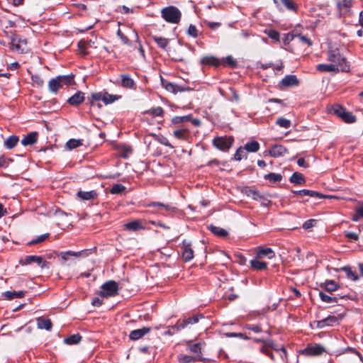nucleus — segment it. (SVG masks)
I'll return each mask as SVG.
<instances>
[{
  "label": "nucleus",
  "instance_id": "1",
  "mask_svg": "<svg viewBox=\"0 0 363 363\" xmlns=\"http://www.w3.org/2000/svg\"><path fill=\"white\" fill-rule=\"evenodd\" d=\"M261 352L270 357L272 360L276 361L280 359L283 362L286 357V351L284 347H276L271 341H265L264 345L260 348Z\"/></svg>",
  "mask_w": 363,
  "mask_h": 363
},
{
  "label": "nucleus",
  "instance_id": "2",
  "mask_svg": "<svg viewBox=\"0 0 363 363\" xmlns=\"http://www.w3.org/2000/svg\"><path fill=\"white\" fill-rule=\"evenodd\" d=\"M327 60L333 65H336L342 72H348L350 69V65L346 58L341 55L337 48H329L327 52Z\"/></svg>",
  "mask_w": 363,
  "mask_h": 363
},
{
  "label": "nucleus",
  "instance_id": "3",
  "mask_svg": "<svg viewBox=\"0 0 363 363\" xmlns=\"http://www.w3.org/2000/svg\"><path fill=\"white\" fill-rule=\"evenodd\" d=\"M162 18L169 23L177 24L182 17L181 11L174 6H169L161 10Z\"/></svg>",
  "mask_w": 363,
  "mask_h": 363
},
{
  "label": "nucleus",
  "instance_id": "4",
  "mask_svg": "<svg viewBox=\"0 0 363 363\" xmlns=\"http://www.w3.org/2000/svg\"><path fill=\"white\" fill-rule=\"evenodd\" d=\"M72 81L73 77L70 75H60L49 81L48 89L50 92L56 94L63 85H69Z\"/></svg>",
  "mask_w": 363,
  "mask_h": 363
},
{
  "label": "nucleus",
  "instance_id": "5",
  "mask_svg": "<svg viewBox=\"0 0 363 363\" xmlns=\"http://www.w3.org/2000/svg\"><path fill=\"white\" fill-rule=\"evenodd\" d=\"M118 294V284L114 281H108L104 283L100 291V295L108 298L114 296Z\"/></svg>",
  "mask_w": 363,
  "mask_h": 363
},
{
  "label": "nucleus",
  "instance_id": "6",
  "mask_svg": "<svg viewBox=\"0 0 363 363\" xmlns=\"http://www.w3.org/2000/svg\"><path fill=\"white\" fill-rule=\"evenodd\" d=\"M325 351L323 346L314 344L308 345L306 348L300 351V353L304 356H318L322 354Z\"/></svg>",
  "mask_w": 363,
  "mask_h": 363
},
{
  "label": "nucleus",
  "instance_id": "7",
  "mask_svg": "<svg viewBox=\"0 0 363 363\" xmlns=\"http://www.w3.org/2000/svg\"><path fill=\"white\" fill-rule=\"evenodd\" d=\"M33 262H35L39 265L42 269L47 266L48 262L44 261L43 257L40 256L36 255H28L21 258L19 261L20 264L21 265H28Z\"/></svg>",
  "mask_w": 363,
  "mask_h": 363
},
{
  "label": "nucleus",
  "instance_id": "8",
  "mask_svg": "<svg viewBox=\"0 0 363 363\" xmlns=\"http://www.w3.org/2000/svg\"><path fill=\"white\" fill-rule=\"evenodd\" d=\"M13 50H16L19 52H24L27 50V40L26 38L15 36L11 39V47Z\"/></svg>",
  "mask_w": 363,
  "mask_h": 363
},
{
  "label": "nucleus",
  "instance_id": "9",
  "mask_svg": "<svg viewBox=\"0 0 363 363\" xmlns=\"http://www.w3.org/2000/svg\"><path fill=\"white\" fill-rule=\"evenodd\" d=\"M204 345V342L194 343L193 341H189L186 343L187 349L194 354L195 357H198L199 360L201 359V351Z\"/></svg>",
  "mask_w": 363,
  "mask_h": 363
},
{
  "label": "nucleus",
  "instance_id": "10",
  "mask_svg": "<svg viewBox=\"0 0 363 363\" xmlns=\"http://www.w3.org/2000/svg\"><path fill=\"white\" fill-rule=\"evenodd\" d=\"M233 143V139L231 138H217L213 140V145L219 150H228Z\"/></svg>",
  "mask_w": 363,
  "mask_h": 363
},
{
  "label": "nucleus",
  "instance_id": "11",
  "mask_svg": "<svg viewBox=\"0 0 363 363\" xmlns=\"http://www.w3.org/2000/svg\"><path fill=\"white\" fill-rule=\"evenodd\" d=\"M183 251L182 252V259L185 262L191 260L194 257V250L191 247V243L186 240H184L182 242Z\"/></svg>",
  "mask_w": 363,
  "mask_h": 363
},
{
  "label": "nucleus",
  "instance_id": "12",
  "mask_svg": "<svg viewBox=\"0 0 363 363\" xmlns=\"http://www.w3.org/2000/svg\"><path fill=\"white\" fill-rule=\"evenodd\" d=\"M151 331L149 327H143L140 329L132 330L129 335V338L131 340H138L148 334Z\"/></svg>",
  "mask_w": 363,
  "mask_h": 363
},
{
  "label": "nucleus",
  "instance_id": "13",
  "mask_svg": "<svg viewBox=\"0 0 363 363\" xmlns=\"http://www.w3.org/2000/svg\"><path fill=\"white\" fill-rule=\"evenodd\" d=\"M287 152V149L281 145H274L269 150V154L273 157L284 156Z\"/></svg>",
  "mask_w": 363,
  "mask_h": 363
},
{
  "label": "nucleus",
  "instance_id": "14",
  "mask_svg": "<svg viewBox=\"0 0 363 363\" xmlns=\"http://www.w3.org/2000/svg\"><path fill=\"white\" fill-rule=\"evenodd\" d=\"M58 255L61 257V264L62 265H65L67 262L72 261V257H78L81 255V252H73V251H67V252H61L58 254Z\"/></svg>",
  "mask_w": 363,
  "mask_h": 363
},
{
  "label": "nucleus",
  "instance_id": "15",
  "mask_svg": "<svg viewBox=\"0 0 363 363\" xmlns=\"http://www.w3.org/2000/svg\"><path fill=\"white\" fill-rule=\"evenodd\" d=\"M199 319V315H194L191 318L184 319L182 323H177L176 325L172 326V329L177 328V330H180L186 328L189 324H194L198 323Z\"/></svg>",
  "mask_w": 363,
  "mask_h": 363
},
{
  "label": "nucleus",
  "instance_id": "16",
  "mask_svg": "<svg viewBox=\"0 0 363 363\" xmlns=\"http://www.w3.org/2000/svg\"><path fill=\"white\" fill-rule=\"evenodd\" d=\"M317 70H318L320 72H334L337 73L341 69L337 67L336 65H333L332 62L331 64H319L316 67Z\"/></svg>",
  "mask_w": 363,
  "mask_h": 363
},
{
  "label": "nucleus",
  "instance_id": "17",
  "mask_svg": "<svg viewBox=\"0 0 363 363\" xmlns=\"http://www.w3.org/2000/svg\"><path fill=\"white\" fill-rule=\"evenodd\" d=\"M339 318L336 316L329 315L327 318L318 320L317 322V327L319 328H323L325 326H332L335 323L338 322Z\"/></svg>",
  "mask_w": 363,
  "mask_h": 363
},
{
  "label": "nucleus",
  "instance_id": "18",
  "mask_svg": "<svg viewBox=\"0 0 363 363\" xmlns=\"http://www.w3.org/2000/svg\"><path fill=\"white\" fill-rule=\"evenodd\" d=\"M84 101V94L82 91H77L67 99V102L72 106H78Z\"/></svg>",
  "mask_w": 363,
  "mask_h": 363
},
{
  "label": "nucleus",
  "instance_id": "19",
  "mask_svg": "<svg viewBox=\"0 0 363 363\" xmlns=\"http://www.w3.org/2000/svg\"><path fill=\"white\" fill-rule=\"evenodd\" d=\"M121 85L125 89H135V84L134 80L129 74H121Z\"/></svg>",
  "mask_w": 363,
  "mask_h": 363
},
{
  "label": "nucleus",
  "instance_id": "20",
  "mask_svg": "<svg viewBox=\"0 0 363 363\" xmlns=\"http://www.w3.org/2000/svg\"><path fill=\"white\" fill-rule=\"evenodd\" d=\"M275 253L269 247H258L257 250V257L262 258L264 257H267L269 259H272L274 257Z\"/></svg>",
  "mask_w": 363,
  "mask_h": 363
},
{
  "label": "nucleus",
  "instance_id": "21",
  "mask_svg": "<svg viewBox=\"0 0 363 363\" xmlns=\"http://www.w3.org/2000/svg\"><path fill=\"white\" fill-rule=\"evenodd\" d=\"M38 133L36 132H31L23 137L21 140V144L23 146L32 145L37 142Z\"/></svg>",
  "mask_w": 363,
  "mask_h": 363
},
{
  "label": "nucleus",
  "instance_id": "22",
  "mask_svg": "<svg viewBox=\"0 0 363 363\" xmlns=\"http://www.w3.org/2000/svg\"><path fill=\"white\" fill-rule=\"evenodd\" d=\"M97 192L94 190L89 191H79L77 192V196L83 201L95 199L97 197Z\"/></svg>",
  "mask_w": 363,
  "mask_h": 363
},
{
  "label": "nucleus",
  "instance_id": "23",
  "mask_svg": "<svg viewBox=\"0 0 363 363\" xmlns=\"http://www.w3.org/2000/svg\"><path fill=\"white\" fill-rule=\"evenodd\" d=\"M352 0H342L337 3V8L340 14H346L350 11Z\"/></svg>",
  "mask_w": 363,
  "mask_h": 363
},
{
  "label": "nucleus",
  "instance_id": "24",
  "mask_svg": "<svg viewBox=\"0 0 363 363\" xmlns=\"http://www.w3.org/2000/svg\"><path fill=\"white\" fill-rule=\"evenodd\" d=\"M298 81L295 75H286L281 81V84L284 86H291L298 85Z\"/></svg>",
  "mask_w": 363,
  "mask_h": 363
},
{
  "label": "nucleus",
  "instance_id": "25",
  "mask_svg": "<svg viewBox=\"0 0 363 363\" xmlns=\"http://www.w3.org/2000/svg\"><path fill=\"white\" fill-rule=\"evenodd\" d=\"M291 192L296 195H301V196H308L311 197H317V198H322L323 195L320 194L319 192L308 190V189H303L299 191H291Z\"/></svg>",
  "mask_w": 363,
  "mask_h": 363
},
{
  "label": "nucleus",
  "instance_id": "26",
  "mask_svg": "<svg viewBox=\"0 0 363 363\" xmlns=\"http://www.w3.org/2000/svg\"><path fill=\"white\" fill-rule=\"evenodd\" d=\"M18 141H19V138L16 135H13L9 136L4 140V145L8 150H11L17 145Z\"/></svg>",
  "mask_w": 363,
  "mask_h": 363
},
{
  "label": "nucleus",
  "instance_id": "27",
  "mask_svg": "<svg viewBox=\"0 0 363 363\" xmlns=\"http://www.w3.org/2000/svg\"><path fill=\"white\" fill-rule=\"evenodd\" d=\"M126 229L132 231H136L141 229H145V226L143 225L142 221L139 220H133L125 225Z\"/></svg>",
  "mask_w": 363,
  "mask_h": 363
},
{
  "label": "nucleus",
  "instance_id": "28",
  "mask_svg": "<svg viewBox=\"0 0 363 363\" xmlns=\"http://www.w3.org/2000/svg\"><path fill=\"white\" fill-rule=\"evenodd\" d=\"M37 325L40 329H45L50 330L52 326L51 320L43 318H39L37 319Z\"/></svg>",
  "mask_w": 363,
  "mask_h": 363
},
{
  "label": "nucleus",
  "instance_id": "29",
  "mask_svg": "<svg viewBox=\"0 0 363 363\" xmlns=\"http://www.w3.org/2000/svg\"><path fill=\"white\" fill-rule=\"evenodd\" d=\"M201 62L203 65H212L218 67L220 65V60L213 56H206L201 60Z\"/></svg>",
  "mask_w": 363,
  "mask_h": 363
},
{
  "label": "nucleus",
  "instance_id": "30",
  "mask_svg": "<svg viewBox=\"0 0 363 363\" xmlns=\"http://www.w3.org/2000/svg\"><path fill=\"white\" fill-rule=\"evenodd\" d=\"M259 258L253 259L250 261L252 268L255 270H264L267 267V264L264 262L259 261Z\"/></svg>",
  "mask_w": 363,
  "mask_h": 363
},
{
  "label": "nucleus",
  "instance_id": "31",
  "mask_svg": "<svg viewBox=\"0 0 363 363\" xmlns=\"http://www.w3.org/2000/svg\"><path fill=\"white\" fill-rule=\"evenodd\" d=\"M149 135L153 138V139L157 141L159 143L164 146L169 147L171 148L173 147V146L169 143V140L166 137L162 135H157L155 133H150Z\"/></svg>",
  "mask_w": 363,
  "mask_h": 363
},
{
  "label": "nucleus",
  "instance_id": "32",
  "mask_svg": "<svg viewBox=\"0 0 363 363\" xmlns=\"http://www.w3.org/2000/svg\"><path fill=\"white\" fill-rule=\"evenodd\" d=\"M244 149L248 152H256L259 149V144L256 140H252L245 145Z\"/></svg>",
  "mask_w": 363,
  "mask_h": 363
},
{
  "label": "nucleus",
  "instance_id": "33",
  "mask_svg": "<svg viewBox=\"0 0 363 363\" xmlns=\"http://www.w3.org/2000/svg\"><path fill=\"white\" fill-rule=\"evenodd\" d=\"M26 292L23 291H6L4 294V296L9 300L13 299V298H22L25 296Z\"/></svg>",
  "mask_w": 363,
  "mask_h": 363
},
{
  "label": "nucleus",
  "instance_id": "34",
  "mask_svg": "<svg viewBox=\"0 0 363 363\" xmlns=\"http://www.w3.org/2000/svg\"><path fill=\"white\" fill-rule=\"evenodd\" d=\"M162 84L167 91H172L173 93L183 91L185 90L184 88H182L181 86L171 82H162Z\"/></svg>",
  "mask_w": 363,
  "mask_h": 363
},
{
  "label": "nucleus",
  "instance_id": "35",
  "mask_svg": "<svg viewBox=\"0 0 363 363\" xmlns=\"http://www.w3.org/2000/svg\"><path fill=\"white\" fill-rule=\"evenodd\" d=\"M290 182L296 184H304L306 180L303 175L299 172H294L290 177Z\"/></svg>",
  "mask_w": 363,
  "mask_h": 363
},
{
  "label": "nucleus",
  "instance_id": "36",
  "mask_svg": "<svg viewBox=\"0 0 363 363\" xmlns=\"http://www.w3.org/2000/svg\"><path fill=\"white\" fill-rule=\"evenodd\" d=\"M143 114H147L152 116V117H159L162 116L164 114V110L162 107H156L151 108L150 110H147L143 113Z\"/></svg>",
  "mask_w": 363,
  "mask_h": 363
},
{
  "label": "nucleus",
  "instance_id": "37",
  "mask_svg": "<svg viewBox=\"0 0 363 363\" xmlns=\"http://www.w3.org/2000/svg\"><path fill=\"white\" fill-rule=\"evenodd\" d=\"M118 150L121 156L124 158H127L132 153V148L129 145H120Z\"/></svg>",
  "mask_w": 363,
  "mask_h": 363
},
{
  "label": "nucleus",
  "instance_id": "38",
  "mask_svg": "<svg viewBox=\"0 0 363 363\" xmlns=\"http://www.w3.org/2000/svg\"><path fill=\"white\" fill-rule=\"evenodd\" d=\"M82 336L79 334H74L64 340V342L67 345H76L80 342Z\"/></svg>",
  "mask_w": 363,
  "mask_h": 363
},
{
  "label": "nucleus",
  "instance_id": "39",
  "mask_svg": "<svg viewBox=\"0 0 363 363\" xmlns=\"http://www.w3.org/2000/svg\"><path fill=\"white\" fill-rule=\"evenodd\" d=\"M154 41L157 44V45L162 48L165 50L169 45V40L162 37H159L154 35L152 37Z\"/></svg>",
  "mask_w": 363,
  "mask_h": 363
},
{
  "label": "nucleus",
  "instance_id": "40",
  "mask_svg": "<svg viewBox=\"0 0 363 363\" xmlns=\"http://www.w3.org/2000/svg\"><path fill=\"white\" fill-rule=\"evenodd\" d=\"M173 135L175 138L184 140L188 138L189 131L186 128L178 129L174 131Z\"/></svg>",
  "mask_w": 363,
  "mask_h": 363
},
{
  "label": "nucleus",
  "instance_id": "41",
  "mask_svg": "<svg viewBox=\"0 0 363 363\" xmlns=\"http://www.w3.org/2000/svg\"><path fill=\"white\" fill-rule=\"evenodd\" d=\"M121 96L110 94L107 92H104L103 102L105 104H112L114 101L118 100L119 99H121Z\"/></svg>",
  "mask_w": 363,
  "mask_h": 363
},
{
  "label": "nucleus",
  "instance_id": "42",
  "mask_svg": "<svg viewBox=\"0 0 363 363\" xmlns=\"http://www.w3.org/2000/svg\"><path fill=\"white\" fill-rule=\"evenodd\" d=\"M319 297L321 299V301H323V302L327 303L337 302V298L336 297L328 296V295L324 294L323 292L319 293Z\"/></svg>",
  "mask_w": 363,
  "mask_h": 363
},
{
  "label": "nucleus",
  "instance_id": "43",
  "mask_svg": "<svg viewBox=\"0 0 363 363\" xmlns=\"http://www.w3.org/2000/svg\"><path fill=\"white\" fill-rule=\"evenodd\" d=\"M179 361L182 363H189V362H195L196 361H199L198 357H195L194 356H189L185 354H181L178 357Z\"/></svg>",
  "mask_w": 363,
  "mask_h": 363
},
{
  "label": "nucleus",
  "instance_id": "44",
  "mask_svg": "<svg viewBox=\"0 0 363 363\" xmlns=\"http://www.w3.org/2000/svg\"><path fill=\"white\" fill-rule=\"evenodd\" d=\"M264 178L274 183L280 182L282 179L281 175L276 173H269L266 174L264 176Z\"/></svg>",
  "mask_w": 363,
  "mask_h": 363
},
{
  "label": "nucleus",
  "instance_id": "45",
  "mask_svg": "<svg viewBox=\"0 0 363 363\" xmlns=\"http://www.w3.org/2000/svg\"><path fill=\"white\" fill-rule=\"evenodd\" d=\"M210 229L213 234L220 237H225L228 235V233L225 230L217 226L211 225Z\"/></svg>",
  "mask_w": 363,
  "mask_h": 363
},
{
  "label": "nucleus",
  "instance_id": "46",
  "mask_svg": "<svg viewBox=\"0 0 363 363\" xmlns=\"http://www.w3.org/2000/svg\"><path fill=\"white\" fill-rule=\"evenodd\" d=\"M324 286L325 290L329 292L335 291L338 288L337 284L333 280L326 281Z\"/></svg>",
  "mask_w": 363,
  "mask_h": 363
},
{
  "label": "nucleus",
  "instance_id": "47",
  "mask_svg": "<svg viewBox=\"0 0 363 363\" xmlns=\"http://www.w3.org/2000/svg\"><path fill=\"white\" fill-rule=\"evenodd\" d=\"M297 35V30H294L290 33H288L284 35V43L285 45L289 44L291 41L294 39L296 38Z\"/></svg>",
  "mask_w": 363,
  "mask_h": 363
},
{
  "label": "nucleus",
  "instance_id": "48",
  "mask_svg": "<svg viewBox=\"0 0 363 363\" xmlns=\"http://www.w3.org/2000/svg\"><path fill=\"white\" fill-rule=\"evenodd\" d=\"M82 145V140L77 139H70L67 141L66 146L69 150L78 147Z\"/></svg>",
  "mask_w": 363,
  "mask_h": 363
},
{
  "label": "nucleus",
  "instance_id": "49",
  "mask_svg": "<svg viewBox=\"0 0 363 363\" xmlns=\"http://www.w3.org/2000/svg\"><path fill=\"white\" fill-rule=\"evenodd\" d=\"M149 206L151 207H159L160 210L165 211H169L174 209L173 207L160 202H152Z\"/></svg>",
  "mask_w": 363,
  "mask_h": 363
},
{
  "label": "nucleus",
  "instance_id": "50",
  "mask_svg": "<svg viewBox=\"0 0 363 363\" xmlns=\"http://www.w3.org/2000/svg\"><path fill=\"white\" fill-rule=\"evenodd\" d=\"M341 118L342 121L348 123H354L356 121V117L351 112L346 111Z\"/></svg>",
  "mask_w": 363,
  "mask_h": 363
},
{
  "label": "nucleus",
  "instance_id": "51",
  "mask_svg": "<svg viewBox=\"0 0 363 363\" xmlns=\"http://www.w3.org/2000/svg\"><path fill=\"white\" fill-rule=\"evenodd\" d=\"M246 152L247 151L244 149V147L238 148L234 155L235 160L237 161H240L241 160H242L244 158L246 159L247 158Z\"/></svg>",
  "mask_w": 363,
  "mask_h": 363
},
{
  "label": "nucleus",
  "instance_id": "52",
  "mask_svg": "<svg viewBox=\"0 0 363 363\" xmlns=\"http://www.w3.org/2000/svg\"><path fill=\"white\" fill-rule=\"evenodd\" d=\"M277 125H279L281 128H289L291 126V121L286 118L280 117L276 121Z\"/></svg>",
  "mask_w": 363,
  "mask_h": 363
},
{
  "label": "nucleus",
  "instance_id": "53",
  "mask_svg": "<svg viewBox=\"0 0 363 363\" xmlns=\"http://www.w3.org/2000/svg\"><path fill=\"white\" fill-rule=\"evenodd\" d=\"M125 190V187L123 185H122L121 184H116L112 186L110 192L113 194H121Z\"/></svg>",
  "mask_w": 363,
  "mask_h": 363
},
{
  "label": "nucleus",
  "instance_id": "54",
  "mask_svg": "<svg viewBox=\"0 0 363 363\" xmlns=\"http://www.w3.org/2000/svg\"><path fill=\"white\" fill-rule=\"evenodd\" d=\"M264 33L268 35L269 38L276 40H279V33L277 32L275 30L269 29V30H265Z\"/></svg>",
  "mask_w": 363,
  "mask_h": 363
},
{
  "label": "nucleus",
  "instance_id": "55",
  "mask_svg": "<svg viewBox=\"0 0 363 363\" xmlns=\"http://www.w3.org/2000/svg\"><path fill=\"white\" fill-rule=\"evenodd\" d=\"M190 120V115L184 116H175L172 119V122L173 124H179L182 123H184Z\"/></svg>",
  "mask_w": 363,
  "mask_h": 363
},
{
  "label": "nucleus",
  "instance_id": "56",
  "mask_svg": "<svg viewBox=\"0 0 363 363\" xmlns=\"http://www.w3.org/2000/svg\"><path fill=\"white\" fill-rule=\"evenodd\" d=\"M360 218H363V205L356 209L355 213L352 218V220L355 222L358 221Z\"/></svg>",
  "mask_w": 363,
  "mask_h": 363
},
{
  "label": "nucleus",
  "instance_id": "57",
  "mask_svg": "<svg viewBox=\"0 0 363 363\" xmlns=\"http://www.w3.org/2000/svg\"><path fill=\"white\" fill-rule=\"evenodd\" d=\"M296 38L303 44L306 45L308 46L312 45V41L306 35H301V33L297 32Z\"/></svg>",
  "mask_w": 363,
  "mask_h": 363
},
{
  "label": "nucleus",
  "instance_id": "58",
  "mask_svg": "<svg viewBox=\"0 0 363 363\" xmlns=\"http://www.w3.org/2000/svg\"><path fill=\"white\" fill-rule=\"evenodd\" d=\"M49 237V233H45L38 236L37 238L29 242L28 245H35L45 241Z\"/></svg>",
  "mask_w": 363,
  "mask_h": 363
},
{
  "label": "nucleus",
  "instance_id": "59",
  "mask_svg": "<svg viewBox=\"0 0 363 363\" xmlns=\"http://www.w3.org/2000/svg\"><path fill=\"white\" fill-rule=\"evenodd\" d=\"M32 81L36 84L38 86H42L44 84L43 79L39 74H34L31 77Z\"/></svg>",
  "mask_w": 363,
  "mask_h": 363
},
{
  "label": "nucleus",
  "instance_id": "60",
  "mask_svg": "<svg viewBox=\"0 0 363 363\" xmlns=\"http://www.w3.org/2000/svg\"><path fill=\"white\" fill-rule=\"evenodd\" d=\"M345 237L352 241H357L359 239V235L357 233L354 232H345Z\"/></svg>",
  "mask_w": 363,
  "mask_h": 363
},
{
  "label": "nucleus",
  "instance_id": "61",
  "mask_svg": "<svg viewBox=\"0 0 363 363\" xmlns=\"http://www.w3.org/2000/svg\"><path fill=\"white\" fill-rule=\"evenodd\" d=\"M223 64L229 65L231 67H234L236 65V61L233 59L232 56L229 55L223 59Z\"/></svg>",
  "mask_w": 363,
  "mask_h": 363
},
{
  "label": "nucleus",
  "instance_id": "62",
  "mask_svg": "<svg viewBox=\"0 0 363 363\" xmlns=\"http://www.w3.org/2000/svg\"><path fill=\"white\" fill-rule=\"evenodd\" d=\"M245 328L247 330H250L255 333L262 332V328L260 325H247Z\"/></svg>",
  "mask_w": 363,
  "mask_h": 363
},
{
  "label": "nucleus",
  "instance_id": "63",
  "mask_svg": "<svg viewBox=\"0 0 363 363\" xmlns=\"http://www.w3.org/2000/svg\"><path fill=\"white\" fill-rule=\"evenodd\" d=\"M188 34L194 38H196L198 36V30L196 27L191 24L188 28Z\"/></svg>",
  "mask_w": 363,
  "mask_h": 363
},
{
  "label": "nucleus",
  "instance_id": "64",
  "mask_svg": "<svg viewBox=\"0 0 363 363\" xmlns=\"http://www.w3.org/2000/svg\"><path fill=\"white\" fill-rule=\"evenodd\" d=\"M315 223H316V220H314V219H310V220H306V221L303 223V228L304 229H306V230L309 229V228H311L313 227V226L315 225Z\"/></svg>",
  "mask_w": 363,
  "mask_h": 363
}]
</instances>
